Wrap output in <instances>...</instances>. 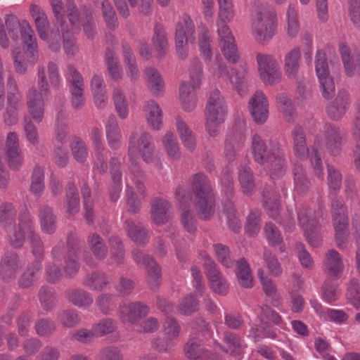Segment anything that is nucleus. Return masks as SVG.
Wrapping results in <instances>:
<instances>
[{"instance_id":"obj_1","label":"nucleus","mask_w":360,"mask_h":360,"mask_svg":"<svg viewBox=\"0 0 360 360\" xmlns=\"http://www.w3.org/2000/svg\"><path fill=\"white\" fill-rule=\"evenodd\" d=\"M6 25L9 31L10 37L13 41L19 39V32L27 48L26 53L18 51L17 49L13 50V64L15 71L24 74L28 65H34L37 61L38 46L34 32L30 24L24 20L20 22L15 16H10L6 19Z\"/></svg>"},{"instance_id":"obj_2","label":"nucleus","mask_w":360,"mask_h":360,"mask_svg":"<svg viewBox=\"0 0 360 360\" xmlns=\"http://www.w3.org/2000/svg\"><path fill=\"white\" fill-rule=\"evenodd\" d=\"M252 149L255 160L265 167L271 178L276 179L284 174L286 161L278 145L268 150L262 138L255 134L252 139Z\"/></svg>"},{"instance_id":"obj_3","label":"nucleus","mask_w":360,"mask_h":360,"mask_svg":"<svg viewBox=\"0 0 360 360\" xmlns=\"http://www.w3.org/2000/svg\"><path fill=\"white\" fill-rule=\"evenodd\" d=\"M195 209L202 219H210L214 213V198L207 176L202 173L195 174L192 179Z\"/></svg>"},{"instance_id":"obj_4","label":"nucleus","mask_w":360,"mask_h":360,"mask_svg":"<svg viewBox=\"0 0 360 360\" xmlns=\"http://www.w3.org/2000/svg\"><path fill=\"white\" fill-rule=\"evenodd\" d=\"M277 15L273 7L262 6L252 15L251 30L254 39L258 42L269 41L276 33Z\"/></svg>"},{"instance_id":"obj_5","label":"nucleus","mask_w":360,"mask_h":360,"mask_svg":"<svg viewBox=\"0 0 360 360\" xmlns=\"http://www.w3.org/2000/svg\"><path fill=\"white\" fill-rule=\"evenodd\" d=\"M323 137L329 153L331 155H337L341 150V141L342 134L340 129L330 124H325L323 132L316 137L314 141V146L310 156L311 162L314 167L316 175L319 179L323 178L321 159L318 155V149L320 148V139Z\"/></svg>"},{"instance_id":"obj_6","label":"nucleus","mask_w":360,"mask_h":360,"mask_svg":"<svg viewBox=\"0 0 360 360\" xmlns=\"http://www.w3.org/2000/svg\"><path fill=\"white\" fill-rule=\"evenodd\" d=\"M208 72L213 78L229 79L238 94L243 95L248 89V68L245 64L240 65L237 69L231 70L229 75L227 65L219 57L207 64Z\"/></svg>"},{"instance_id":"obj_7","label":"nucleus","mask_w":360,"mask_h":360,"mask_svg":"<svg viewBox=\"0 0 360 360\" xmlns=\"http://www.w3.org/2000/svg\"><path fill=\"white\" fill-rule=\"evenodd\" d=\"M37 87L38 90L34 87L29 90L27 94V106L32 119L36 122H40L44 115V100L50 94L44 67L38 70Z\"/></svg>"},{"instance_id":"obj_8","label":"nucleus","mask_w":360,"mask_h":360,"mask_svg":"<svg viewBox=\"0 0 360 360\" xmlns=\"http://www.w3.org/2000/svg\"><path fill=\"white\" fill-rule=\"evenodd\" d=\"M128 155L132 165L136 166L141 155L146 163L155 161V153L153 145L152 136L146 132L138 134L136 131L131 134L129 141Z\"/></svg>"},{"instance_id":"obj_9","label":"nucleus","mask_w":360,"mask_h":360,"mask_svg":"<svg viewBox=\"0 0 360 360\" xmlns=\"http://www.w3.org/2000/svg\"><path fill=\"white\" fill-rule=\"evenodd\" d=\"M30 240L32 244L33 254L37 257L43 254L41 243L34 235L32 224L30 216L25 214L20 219L18 230L9 236V243L13 248L20 247L25 239Z\"/></svg>"},{"instance_id":"obj_10","label":"nucleus","mask_w":360,"mask_h":360,"mask_svg":"<svg viewBox=\"0 0 360 360\" xmlns=\"http://www.w3.org/2000/svg\"><path fill=\"white\" fill-rule=\"evenodd\" d=\"M315 71L321 86L322 96L326 99L332 98L335 91V84L329 73L326 53L322 50L316 51Z\"/></svg>"},{"instance_id":"obj_11","label":"nucleus","mask_w":360,"mask_h":360,"mask_svg":"<svg viewBox=\"0 0 360 360\" xmlns=\"http://www.w3.org/2000/svg\"><path fill=\"white\" fill-rule=\"evenodd\" d=\"M259 78L266 85L281 82L282 75L278 60L271 55L258 53L256 56Z\"/></svg>"},{"instance_id":"obj_12","label":"nucleus","mask_w":360,"mask_h":360,"mask_svg":"<svg viewBox=\"0 0 360 360\" xmlns=\"http://www.w3.org/2000/svg\"><path fill=\"white\" fill-rule=\"evenodd\" d=\"M333 224L335 231V242L338 247H342L348 238V218L346 208L341 200L332 203Z\"/></svg>"},{"instance_id":"obj_13","label":"nucleus","mask_w":360,"mask_h":360,"mask_svg":"<svg viewBox=\"0 0 360 360\" xmlns=\"http://www.w3.org/2000/svg\"><path fill=\"white\" fill-rule=\"evenodd\" d=\"M195 26L189 16H184L179 22L175 34L176 51L181 58L187 56L189 44L194 42Z\"/></svg>"},{"instance_id":"obj_14","label":"nucleus","mask_w":360,"mask_h":360,"mask_svg":"<svg viewBox=\"0 0 360 360\" xmlns=\"http://www.w3.org/2000/svg\"><path fill=\"white\" fill-rule=\"evenodd\" d=\"M22 95L16 82L12 76H10L7 80L8 106L4 115L6 124L12 125L17 122L18 112L22 106Z\"/></svg>"},{"instance_id":"obj_15","label":"nucleus","mask_w":360,"mask_h":360,"mask_svg":"<svg viewBox=\"0 0 360 360\" xmlns=\"http://www.w3.org/2000/svg\"><path fill=\"white\" fill-rule=\"evenodd\" d=\"M297 219L310 245L319 247L322 240L315 231L316 220L312 216L311 211L306 207H300L297 212Z\"/></svg>"},{"instance_id":"obj_16","label":"nucleus","mask_w":360,"mask_h":360,"mask_svg":"<svg viewBox=\"0 0 360 360\" xmlns=\"http://www.w3.org/2000/svg\"><path fill=\"white\" fill-rule=\"evenodd\" d=\"M67 79L71 83L70 90L72 95V105L75 108L79 109L84 105L85 101L83 78L73 66L69 65Z\"/></svg>"},{"instance_id":"obj_17","label":"nucleus","mask_w":360,"mask_h":360,"mask_svg":"<svg viewBox=\"0 0 360 360\" xmlns=\"http://www.w3.org/2000/svg\"><path fill=\"white\" fill-rule=\"evenodd\" d=\"M148 307L140 302H123L120 306L119 316L125 324H134L138 319L148 314Z\"/></svg>"},{"instance_id":"obj_18","label":"nucleus","mask_w":360,"mask_h":360,"mask_svg":"<svg viewBox=\"0 0 360 360\" xmlns=\"http://www.w3.org/2000/svg\"><path fill=\"white\" fill-rule=\"evenodd\" d=\"M249 109L255 122L263 124L266 121L269 117V103L263 92L257 91L253 95L249 102Z\"/></svg>"},{"instance_id":"obj_19","label":"nucleus","mask_w":360,"mask_h":360,"mask_svg":"<svg viewBox=\"0 0 360 360\" xmlns=\"http://www.w3.org/2000/svg\"><path fill=\"white\" fill-rule=\"evenodd\" d=\"M132 254L135 262L148 270V282L151 287H156L159 283L158 280L161 276V271L157 263L138 250H134Z\"/></svg>"},{"instance_id":"obj_20","label":"nucleus","mask_w":360,"mask_h":360,"mask_svg":"<svg viewBox=\"0 0 360 360\" xmlns=\"http://www.w3.org/2000/svg\"><path fill=\"white\" fill-rule=\"evenodd\" d=\"M339 50L345 67L346 75L349 77H360V50L350 56L349 48L345 43H340Z\"/></svg>"},{"instance_id":"obj_21","label":"nucleus","mask_w":360,"mask_h":360,"mask_svg":"<svg viewBox=\"0 0 360 360\" xmlns=\"http://www.w3.org/2000/svg\"><path fill=\"white\" fill-rule=\"evenodd\" d=\"M206 274L211 289L217 294L224 295L228 292L229 286L224 278L216 268V264L209 261L206 266Z\"/></svg>"},{"instance_id":"obj_22","label":"nucleus","mask_w":360,"mask_h":360,"mask_svg":"<svg viewBox=\"0 0 360 360\" xmlns=\"http://www.w3.org/2000/svg\"><path fill=\"white\" fill-rule=\"evenodd\" d=\"M323 266L329 276L338 278L344 270L342 255L333 249L329 250L325 255Z\"/></svg>"},{"instance_id":"obj_23","label":"nucleus","mask_w":360,"mask_h":360,"mask_svg":"<svg viewBox=\"0 0 360 360\" xmlns=\"http://www.w3.org/2000/svg\"><path fill=\"white\" fill-rule=\"evenodd\" d=\"M349 94L345 91H340L335 99L327 108L328 115L333 120H340L349 108Z\"/></svg>"},{"instance_id":"obj_24","label":"nucleus","mask_w":360,"mask_h":360,"mask_svg":"<svg viewBox=\"0 0 360 360\" xmlns=\"http://www.w3.org/2000/svg\"><path fill=\"white\" fill-rule=\"evenodd\" d=\"M227 113L223 96L218 90L209 94L205 108V115H212L219 117H226Z\"/></svg>"},{"instance_id":"obj_25","label":"nucleus","mask_w":360,"mask_h":360,"mask_svg":"<svg viewBox=\"0 0 360 360\" xmlns=\"http://www.w3.org/2000/svg\"><path fill=\"white\" fill-rule=\"evenodd\" d=\"M301 60V51L295 47L284 56L283 69L285 75L289 79H295L298 74Z\"/></svg>"},{"instance_id":"obj_26","label":"nucleus","mask_w":360,"mask_h":360,"mask_svg":"<svg viewBox=\"0 0 360 360\" xmlns=\"http://www.w3.org/2000/svg\"><path fill=\"white\" fill-rule=\"evenodd\" d=\"M171 206L167 200L155 198L152 202L151 217L155 224L160 225L167 221L170 215Z\"/></svg>"},{"instance_id":"obj_27","label":"nucleus","mask_w":360,"mask_h":360,"mask_svg":"<svg viewBox=\"0 0 360 360\" xmlns=\"http://www.w3.org/2000/svg\"><path fill=\"white\" fill-rule=\"evenodd\" d=\"M144 112L150 127L155 130L160 129L162 126V111L159 105L154 101H148L145 103Z\"/></svg>"},{"instance_id":"obj_28","label":"nucleus","mask_w":360,"mask_h":360,"mask_svg":"<svg viewBox=\"0 0 360 360\" xmlns=\"http://www.w3.org/2000/svg\"><path fill=\"white\" fill-rule=\"evenodd\" d=\"M106 138L109 146L112 149L119 148L122 142V134L116 118L110 116L105 124Z\"/></svg>"},{"instance_id":"obj_29","label":"nucleus","mask_w":360,"mask_h":360,"mask_svg":"<svg viewBox=\"0 0 360 360\" xmlns=\"http://www.w3.org/2000/svg\"><path fill=\"white\" fill-rule=\"evenodd\" d=\"M195 90L191 87L190 84L186 82H182L179 86V102L186 111H191L196 105L197 96Z\"/></svg>"},{"instance_id":"obj_30","label":"nucleus","mask_w":360,"mask_h":360,"mask_svg":"<svg viewBox=\"0 0 360 360\" xmlns=\"http://www.w3.org/2000/svg\"><path fill=\"white\" fill-rule=\"evenodd\" d=\"M176 129L184 147L188 150H193L195 147L194 134L188 124L179 117L176 119Z\"/></svg>"},{"instance_id":"obj_31","label":"nucleus","mask_w":360,"mask_h":360,"mask_svg":"<svg viewBox=\"0 0 360 360\" xmlns=\"http://www.w3.org/2000/svg\"><path fill=\"white\" fill-rule=\"evenodd\" d=\"M186 353L189 359L195 360H219L217 356L204 351L200 342L196 340H191L187 343Z\"/></svg>"},{"instance_id":"obj_32","label":"nucleus","mask_w":360,"mask_h":360,"mask_svg":"<svg viewBox=\"0 0 360 360\" xmlns=\"http://www.w3.org/2000/svg\"><path fill=\"white\" fill-rule=\"evenodd\" d=\"M224 343L225 345L224 351L236 356L238 360L241 359L243 344L238 337L232 333L227 332L224 336Z\"/></svg>"},{"instance_id":"obj_33","label":"nucleus","mask_w":360,"mask_h":360,"mask_svg":"<svg viewBox=\"0 0 360 360\" xmlns=\"http://www.w3.org/2000/svg\"><path fill=\"white\" fill-rule=\"evenodd\" d=\"M236 276L239 284L246 288H252L254 285V278L248 262L241 259L237 262Z\"/></svg>"},{"instance_id":"obj_34","label":"nucleus","mask_w":360,"mask_h":360,"mask_svg":"<svg viewBox=\"0 0 360 360\" xmlns=\"http://www.w3.org/2000/svg\"><path fill=\"white\" fill-rule=\"evenodd\" d=\"M285 30L288 36L295 37L300 31V22L296 6L290 4L286 11Z\"/></svg>"},{"instance_id":"obj_35","label":"nucleus","mask_w":360,"mask_h":360,"mask_svg":"<svg viewBox=\"0 0 360 360\" xmlns=\"http://www.w3.org/2000/svg\"><path fill=\"white\" fill-rule=\"evenodd\" d=\"M146 76L148 86L152 93L155 96L161 95L165 90V84L158 72L150 68L146 70Z\"/></svg>"},{"instance_id":"obj_36","label":"nucleus","mask_w":360,"mask_h":360,"mask_svg":"<svg viewBox=\"0 0 360 360\" xmlns=\"http://www.w3.org/2000/svg\"><path fill=\"white\" fill-rule=\"evenodd\" d=\"M30 12L32 18H34L39 34L42 39H46L48 36L47 26L48 21L44 11L41 8L36 6H32Z\"/></svg>"},{"instance_id":"obj_37","label":"nucleus","mask_w":360,"mask_h":360,"mask_svg":"<svg viewBox=\"0 0 360 360\" xmlns=\"http://www.w3.org/2000/svg\"><path fill=\"white\" fill-rule=\"evenodd\" d=\"M257 274L266 295L277 301L279 299V295L277 293V289L273 280L262 269H258Z\"/></svg>"},{"instance_id":"obj_38","label":"nucleus","mask_w":360,"mask_h":360,"mask_svg":"<svg viewBox=\"0 0 360 360\" xmlns=\"http://www.w3.org/2000/svg\"><path fill=\"white\" fill-rule=\"evenodd\" d=\"M153 42L158 56L162 57L167 51L168 43L165 32L160 25H157L155 28Z\"/></svg>"},{"instance_id":"obj_39","label":"nucleus","mask_w":360,"mask_h":360,"mask_svg":"<svg viewBox=\"0 0 360 360\" xmlns=\"http://www.w3.org/2000/svg\"><path fill=\"white\" fill-rule=\"evenodd\" d=\"M293 136L295 155L297 158L302 159L309 153L303 130L300 127L295 128L293 131Z\"/></svg>"},{"instance_id":"obj_40","label":"nucleus","mask_w":360,"mask_h":360,"mask_svg":"<svg viewBox=\"0 0 360 360\" xmlns=\"http://www.w3.org/2000/svg\"><path fill=\"white\" fill-rule=\"evenodd\" d=\"M162 143L168 156L172 159L180 157V150L176 138L172 132H167L162 139Z\"/></svg>"},{"instance_id":"obj_41","label":"nucleus","mask_w":360,"mask_h":360,"mask_svg":"<svg viewBox=\"0 0 360 360\" xmlns=\"http://www.w3.org/2000/svg\"><path fill=\"white\" fill-rule=\"evenodd\" d=\"M340 292L336 284L331 278H328L324 282L322 287L321 297L323 301L328 304L338 300L340 297Z\"/></svg>"},{"instance_id":"obj_42","label":"nucleus","mask_w":360,"mask_h":360,"mask_svg":"<svg viewBox=\"0 0 360 360\" xmlns=\"http://www.w3.org/2000/svg\"><path fill=\"white\" fill-rule=\"evenodd\" d=\"M66 210L70 214H75L79 210V198L76 186L70 184L66 192Z\"/></svg>"},{"instance_id":"obj_43","label":"nucleus","mask_w":360,"mask_h":360,"mask_svg":"<svg viewBox=\"0 0 360 360\" xmlns=\"http://www.w3.org/2000/svg\"><path fill=\"white\" fill-rule=\"evenodd\" d=\"M112 99L119 117L121 119L127 118L129 115V106L124 96L120 89H114Z\"/></svg>"},{"instance_id":"obj_44","label":"nucleus","mask_w":360,"mask_h":360,"mask_svg":"<svg viewBox=\"0 0 360 360\" xmlns=\"http://www.w3.org/2000/svg\"><path fill=\"white\" fill-rule=\"evenodd\" d=\"M18 267L17 257L15 254H11L8 257L6 255L1 264L0 274L4 279H8L14 275Z\"/></svg>"},{"instance_id":"obj_45","label":"nucleus","mask_w":360,"mask_h":360,"mask_svg":"<svg viewBox=\"0 0 360 360\" xmlns=\"http://www.w3.org/2000/svg\"><path fill=\"white\" fill-rule=\"evenodd\" d=\"M239 182L244 193L250 194L255 188L253 176L250 169L248 167H243L239 172Z\"/></svg>"},{"instance_id":"obj_46","label":"nucleus","mask_w":360,"mask_h":360,"mask_svg":"<svg viewBox=\"0 0 360 360\" xmlns=\"http://www.w3.org/2000/svg\"><path fill=\"white\" fill-rule=\"evenodd\" d=\"M68 252L65 258L63 269L66 274L72 275L79 269V264L76 259L77 250L70 245V239H68Z\"/></svg>"},{"instance_id":"obj_47","label":"nucleus","mask_w":360,"mask_h":360,"mask_svg":"<svg viewBox=\"0 0 360 360\" xmlns=\"http://www.w3.org/2000/svg\"><path fill=\"white\" fill-rule=\"evenodd\" d=\"M126 230L129 236L137 243H143L147 240V233L143 228L132 221L126 222Z\"/></svg>"},{"instance_id":"obj_48","label":"nucleus","mask_w":360,"mask_h":360,"mask_svg":"<svg viewBox=\"0 0 360 360\" xmlns=\"http://www.w3.org/2000/svg\"><path fill=\"white\" fill-rule=\"evenodd\" d=\"M276 103L285 120L287 122L292 121L294 116V108L291 100L285 94H282L277 96Z\"/></svg>"},{"instance_id":"obj_49","label":"nucleus","mask_w":360,"mask_h":360,"mask_svg":"<svg viewBox=\"0 0 360 360\" xmlns=\"http://www.w3.org/2000/svg\"><path fill=\"white\" fill-rule=\"evenodd\" d=\"M41 226L43 231L52 233L55 229V217L51 208L45 207L41 209L39 213Z\"/></svg>"},{"instance_id":"obj_50","label":"nucleus","mask_w":360,"mask_h":360,"mask_svg":"<svg viewBox=\"0 0 360 360\" xmlns=\"http://www.w3.org/2000/svg\"><path fill=\"white\" fill-rule=\"evenodd\" d=\"M110 172L112 178L116 185L115 188L110 192V198L113 201H116L119 198V194L121 191L120 181L122 174L120 172V163L117 160L113 159L110 162Z\"/></svg>"},{"instance_id":"obj_51","label":"nucleus","mask_w":360,"mask_h":360,"mask_svg":"<svg viewBox=\"0 0 360 360\" xmlns=\"http://www.w3.org/2000/svg\"><path fill=\"white\" fill-rule=\"evenodd\" d=\"M123 52L124 60L128 67L127 75L131 80H136L139 77V71L131 48L128 45H123Z\"/></svg>"},{"instance_id":"obj_52","label":"nucleus","mask_w":360,"mask_h":360,"mask_svg":"<svg viewBox=\"0 0 360 360\" xmlns=\"http://www.w3.org/2000/svg\"><path fill=\"white\" fill-rule=\"evenodd\" d=\"M224 212L226 216L229 228L234 232H238L241 229V224L238 219V214L231 202H228L225 204Z\"/></svg>"},{"instance_id":"obj_53","label":"nucleus","mask_w":360,"mask_h":360,"mask_svg":"<svg viewBox=\"0 0 360 360\" xmlns=\"http://www.w3.org/2000/svg\"><path fill=\"white\" fill-rule=\"evenodd\" d=\"M219 4L218 22H227L234 17V11L231 0H217Z\"/></svg>"},{"instance_id":"obj_54","label":"nucleus","mask_w":360,"mask_h":360,"mask_svg":"<svg viewBox=\"0 0 360 360\" xmlns=\"http://www.w3.org/2000/svg\"><path fill=\"white\" fill-rule=\"evenodd\" d=\"M263 257L269 273L274 276H280L283 273V269L276 255L269 251H265Z\"/></svg>"},{"instance_id":"obj_55","label":"nucleus","mask_w":360,"mask_h":360,"mask_svg":"<svg viewBox=\"0 0 360 360\" xmlns=\"http://www.w3.org/2000/svg\"><path fill=\"white\" fill-rule=\"evenodd\" d=\"M199 307L198 301L193 295H189L184 297L178 305V310L181 314L191 315L196 311Z\"/></svg>"},{"instance_id":"obj_56","label":"nucleus","mask_w":360,"mask_h":360,"mask_svg":"<svg viewBox=\"0 0 360 360\" xmlns=\"http://www.w3.org/2000/svg\"><path fill=\"white\" fill-rule=\"evenodd\" d=\"M346 297L354 307L360 309V284L356 279L350 281Z\"/></svg>"},{"instance_id":"obj_57","label":"nucleus","mask_w":360,"mask_h":360,"mask_svg":"<svg viewBox=\"0 0 360 360\" xmlns=\"http://www.w3.org/2000/svg\"><path fill=\"white\" fill-rule=\"evenodd\" d=\"M116 329V323L111 319H104L95 324L93 327L94 334L96 337H101L114 332Z\"/></svg>"},{"instance_id":"obj_58","label":"nucleus","mask_w":360,"mask_h":360,"mask_svg":"<svg viewBox=\"0 0 360 360\" xmlns=\"http://www.w3.org/2000/svg\"><path fill=\"white\" fill-rule=\"evenodd\" d=\"M110 281L104 274L94 273L85 280V285L94 290H102Z\"/></svg>"},{"instance_id":"obj_59","label":"nucleus","mask_w":360,"mask_h":360,"mask_svg":"<svg viewBox=\"0 0 360 360\" xmlns=\"http://www.w3.org/2000/svg\"><path fill=\"white\" fill-rule=\"evenodd\" d=\"M88 242L96 258L101 259L105 256L107 249L103 244L101 238L98 234L94 233L91 235L89 237Z\"/></svg>"},{"instance_id":"obj_60","label":"nucleus","mask_w":360,"mask_h":360,"mask_svg":"<svg viewBox=\"0 0 360 360\" xmlns=\"http://www.w3.org/2000/svg\"><path fill=\"white\" fill-rule=\"evenodd\" d=\"M217 27L219 46L236 42L232 32L226 22H217Z\"/></svg>"},{"instance_id":"obj_61","label":"nucleus","mask_w":360,"mask_h":360,"mask_svg":"<svg viewBox=\"0 0 360 360\" xmlns=\"http://www.w3.org/2000/svg\"><path fill=\"white\" fill-rule=\"evenodd\" d=\"M264 207L268 214L272 218L276 217L278 213V198L277 195L265 192L264 193Z\"/></svg>"},{"instance_id":"obj_62","label":"nucleus","mask_w":360,"mask_h":360,"mask_svg":"<svg viewBox=\"0 0 360 360\" xmlns=\"http://www.w3.org/2000/svg\"><path fill=\"white\" fill-rule=\"evenodd\" d=\"M214 252L218 261L226 267H231L233 266V261L229 256V250L227 246L217 243L213 246Z\"/></svg>"},{"instance_id":"obj_63","label":"nucleus","mask_w":360,"mask_h":360,"mask_svg":"<svg viewBox=\"0 0 360 360\" xmlns=\"http://www.w3.org/2000/svg\"><path fill=\"white\" fill-rule=\"evenodd\" d=\"M264 233L267 241L271 245H276L282 243L283 238L281 232L273 223L269 222L266 224Z\"/></svg>"},{"instance_id":"obj_64","label":"nucleus","mask_w":360,"mask_h":360,"mask_svg":"<svg viewBox=\"0 0 360 360\" xmlns=\"http://www.w3.org/2000/svg\"><path fill=\"white\" fill-rule=\"evenodd\" d=\"M68 297L71 302L79 307L89 305L93 302L92 297L88 293L81 290L70 292Z\"/></svg>"}]
</instances>
